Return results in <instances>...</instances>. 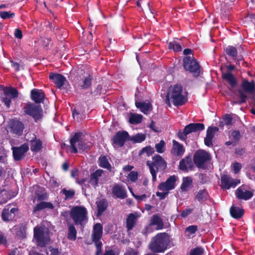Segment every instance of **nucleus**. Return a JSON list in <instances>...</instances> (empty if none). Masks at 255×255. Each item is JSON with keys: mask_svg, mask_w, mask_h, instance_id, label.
Segmentation results:
<instances>
[{"mask_svg": "<svg viewBox=\"0 0 255 255\" xmlns=\"http://www.w3.org/2000/svg\"><path fill=\"white\" fill-rule=\"evenodd\" d=\"M136 107L145 115L148 114L152 110L151 104L149 102H135Z\"/></svg>", "mask_w": 255, "mask_h": 255, "instance_id": "26", "label": "nucleus"}, {"mask_svg": "<svg viewBox=\"0 0 255 255\" xmlns=\"http://www.w3.org/2000/svg\"><path fill=\"white\" fill-rule=\"evenodd\" d=\"M77 237V231L73 224H70L68 226L67 238L71 241H75Z\"/></svg>", "mask_w": 255, "mask_h": 255, "instance_id": "35", "label": "nucleus"}, {"mask_svg": "<svg viewBox=\"0 0 255 255\" xmlns=\"http://www.w3.org/2000/svg\"><path fill=\"white\" fill-rule=\"evenodd\" d=\"M172 142L171 153L175 156H182L185 151L183 146L175 140H173Z\"/></svg>", "mask_w": 255, "mask_h": 255, "instance_id": "22", "label": "nucleus"}, {"mask_svg": "<svg viewBox=\"0 0 255 255\" xmlns=\"http://www.w3.org/2000/svg\"><path fill=\"white\" fill-rule=\"evenodd\" d=\"M81 136L82 133L77 132L71 138L70 143L72 152L76 153L78 150H86L91 146V143H84L81 139Z\"/></svg>", "mask_w": 255, "mask_h": 255, "instance_id": "7", "label": "nucleus"}, {"mask_svg": "<svg viewBox=\"0 0 255 255\" xmlns=\"http://www.w3.org/2000/svg\"><path fill=\"white\" fill-rule=\"evenodd\" d=\"M24 112L25 114L32 117L35 121L42 118V109L40 106L34 104H27L24 108Z\"/></svg>", "mask_w": 255, "mask_h": 255, "instance_id": "10", "label": "nucleus"}, {"mask_svg": "<svg viewBox=\"0 0 255 255\" xmlns=\"http://www.w3.org/2000/svg\"><path fill=\"white\" fill-rule=\"evenodd\" d=\"M17 212V209L15 208H12L9 210L8 206H6L2 212V219L4 221H8L12 220L15 214Z\"/></svg>", "mask_w": 255, "mask_h": 255, "instance_id": "18", "label": "nucleus"}, {"mask_svg": "<svg viewBox=\"0 0 255 255\" xmlns=\"http://www.w3.org/2000/svg\"><path fill=\"white\" fill-rule=\"evenodd\" d=\"M223 78L230 85L231 88L233 89L237 85V80L233 74L230 72L223 74Z\"/></svg>", "mask_w": 255, "mask_h": 255, "instance_id": "31", "label": "nucleus"}, {"mask_svg": "<svg viewBox=\"0 0 255 255\" xmlns=\"http://www.w3.org/2000/svg\"><path fill=\"white\" fill-rule=\"evenodd\" d=\"M244 210L242 208L232 206L230 208V214L232 217L235 219L240 218L244 215Z\"/></svg>", "mask_w": 255, "mask_h": 255, "instance_id": "33", "label": "nucleus"}, {"mask_svg": "<svg viewBox=\"0 0 255 255\" xmlns=\"http://www.w3.org/2000/svg\"><path fill=\"white\" fill-rule=\"evenodd\" d=\"M128 137L127 131H119L113 138V144L115 146L122 147Z\"/></svg>", "mask_w": 255, "mask_h": 255, "instance_id": "13", "label": "nucleus"}, {"mask_svg": "<svg viewBox=\"0 0 255 255\" xmlns=\"http://www.w3.org/2000/svg\"><path fill=\"white\" fill-rule=\"evenodd\" d=\"M150 226H155L157 230H161L163 228V222L161 218L158 215H154L150 220Z\"/></svg>", "mask_w": 255, "mask_h": 255, "instance_id": "24", "label": "nucleus"}, {"mask_svg": "<svg viewBox=\"0 0 255 255\" xmlns=\"http://www.w3.org/2000/svg\"><path fill=\"white\" fill-rule=\"evenodd\" d=\"M242 87L245 92L250 94L254 93L255 90V85L253 81L250 82L244 80L242 83Z\"/></svg>", "mask_w": 255, "mask_h": 255, "instance_id": "30", "label": "nucleus"}, {"mask_svg": "<svg viewBox=\"0 0 255 255\" xmlns=\"http://www.w3.org/2000/svg\"><path fill=\"white\" fill-rule=\"evenodd\" d=\"M235 194L239 199L248 200L253 196V192L251 189L247 185H242L236 190Z\"/></svg>", "mask_w": 255, "mask_h": 255, "instance_id": "12", "label": "nucleus"}, {"mask_svg": "<svg viewBox=\"0 0 255 255\" xmlns=\"http://www.w3.org/2000/svg\"><path fill=\"white\" fill-rule=\"evenodd\" d=\"M44 94L41 90L33 89L31 92V97L32 100L35 103H40L42 102L44 98Z\"/></svg>", "mask_w": 255, "mask_h": 255, "instance_id": "23", "label": "nucleus"}, {"mask_svg": "<svg viewBox=\"0 0 255 255\" xmlns=\"http://www.w3.org/2000/svg\"><path fill=\"white\" fill-rule=\"evenodd\" d=\"M14 13L10 12V11H1L0 12V16L3 19L10 18L14 17Z\"/></svg>", "mask_w": 255, "mask_h": 255, "instance_id": "49", "label": "nucleus"}, {"mask_svg": "<svg viewBox=\"0 0 255 255\" xmlns=\"http://www.w3.org/2000/svg\"><path fill=\"white\" fill-rule=\"evenodd\" d=\"M219 128L217 127H209L207 129L206 136L213 138L215 133L217 132Z\"/></svg>", "mask_w": 255, "mask_h": 255, "instance_id": "48", "label": "nucleus"}, {"mask_svg": "<svg viewBox=\"0 0 255 255\" xmlns=\"http://www.w3.org/2000/svg\"><path fill=\"white\" fill-rule=\"evenodd\" d=\"M178 179V177L174 175L170 176L165 182L160 183L158 186V189L161 192H157L156 196L161 200L165 198L169 193V191L175 188L176 182Z\"/></svg>", "mask_w": 255, "mask_h": 255, "instance_id": "4", "label": "nucleus"}, {"mask_svg": "<svg viewBox=\"0 0 255 255\" xmlns=\"http://www.w3.org/2000/svg\"><path fill=\"white\" fill-rule=\"evenodd\" d=\"M92 77L90 75L85 76L82 81L79 83L80 86L83 89H87L91 85Z\"/></svg>", "mask_w": 255, "mask_h": 255, "instance_id": "37", "label": "nucleus"}, {"mask_svg": "<svg viewBox=\"0 0 255 255\" xmlns=\"http://www.w3.org/2000/svg\"><path fill=\"white\" fill-rule=\"evenodd\" d=\"M49 78L59 89L61 88L67 82L66 79L59 74L50 73Z\"/></svg>", "mask_w": 255, "mask_h": 255, "instance_id": "17", "label": "nucleus"}, {"mask_svg": "<svg viewBox=\"0 0 255 255\" xmlns=\"http://www.w3.org/2000/svg\"><path fill=\"white\" fill-rule=\"evenodd\" d=\"M204 250L201 248H196L193 250L190 255H203Z\"/></svg>", "mask_w": 255, "mask_h": 255, "instance_id": "52", "label": "nucleus"}, {"mask_svg": "<svg viewBox=\"0 0 255 255\" xmlns=\"http://www.w3.org/2000/svg\"><path fill=\"white\" fill-rule=\"evenodd\" d=\"M209 195L206 190H200L195 193V201L202 203L208 199Z\"/></svg>", "mask_w": 255, "mask_h": 255, "instance_id": "29", "label": "nucleus"}, {"mask_svg": "<svg viewBox=\"0 0 255 255\" xmlns=\"http://www.w3.org/2000/svg\"><path fill=\"white\" fill-rule=\"evenodd\" d=\"M192 211V209L188 208L186 209L185 210H183L181 213V216L182 217H186L188 215H189L191 213Z\"/></svg>", "mask_w": 255, "mask_h": 255, "instance_id": "62", "label": "nucleus"}, {"mask_svg": "<svg viewBox=\"0 0 255 255\" xmlns=\"http://www.w3.org/2000/svg\"><path fill=\"white\" fill-rule=\"evenodd\" d=\"M99 165L101 167L110 169L111 166L109 162V159L107 157L105 156H100L99 159Z\"/></svg>", "mask_w": 255, "mask_h": 255, "instance_id": "39", "label": "nucleus"}, {"mask_svg": "<svg viewBox=\"0 0 255 255\" xmlns=\"http://www.w3.org/2000/svg\"><path fill=\"white\" fill-rule=\"evenodd\" d=\"M133 168V166L129 165L125 166L123 168V173L126 176L128 173L132 171L131 170Z\"/></svg>", "mask_w": 255, "mask_h": 255, "instance_id": "54", "label": "nucleus"}, {"mask_svg": "<svg viewBox=\"0 0 255 255\" xmlns=\"http://www.w3.org/2000/svg\"><path fill=\"white\" fill-rule=\"evenodd\" d=\"M192 179L190 177H185L182 179V183L180 186V189L182 191L186 192L191 188L192 184Z\"/></svg>", "mask_w": 255, "mask_h": 255, "instance_id": "32", "label": "nucleus"}, {"mask_svg": "<svg viewBox=\"0 0 255 255\" xmlns=\"http://www.w3.org/2000/svg\"><path fill=\"white\" fill-rule=\"evenodd\" d=\"M204 129V125L201 123L190 124L184 128V131L187 135L192 132H196L199 130H202Z\"/></svg>", "mask_w": 255, "mask_h": 255, "instance_id": "20", "label": "nucleus"}, {"mask_svg": "<svg viewBox=\"0 0 255 255\" xmlns=\"http://www.w3.org/2000/svg\"><path fill=\"white\" fill-rule=\"evenodd\" d=\"M221 187L225 190H229L231 188H235L241 183L240 180L233 179L229 175L224 174L221 177Z\"/></svg>", "mask_w": 255, "mask_h": 255, "instance_id": "11", "label": "nucleus"}, {"mask_svg": "<svg viewBox=\"0 0 255 255\" xmlns=\"http://www.w3.org/2000/svg\"><path fill=\"white\" fill-rule=\"evenodd\" d=\"M4 94L7 96H10L14 98L18 96V91L14 88H9L4 91Z\"/></svg>", "mask_w": 255, "mask_h": 255, "instance_id": "42", "label": "nucleus"}, {"mask_svg": "<svg viewBox=\"0 0 255 255\" xmlns=\"http://www.w3.org/2000/svg\"><path fill=\"white\" fill-rule=\"evenodd\" d=\"M152 159L153 161L151 163L149 164L148 161L147 164L150 169L152 181L155 182L156 180V173L164 170L166 167V163L161 156L158 155L153 157Z\"/></svg>", "mask_w": 255, "mask_h": 255, "instance_id": "5", "label": "nucleus"}, {"mask_svg": "<svg viewBox=\"0 0 255 255\" xmlns=\"http://www.w3.org/2000/svg\"><path fill=\"white\" fill-rule=\"evenodd\" d=\"M226 52L227 54L232 57H235L237 54V50L236 48L232 46H229L226 48Z\"/></svg>", "mask_w": 255, "mask_h": 255, "instance_id": "44", "label": "nucleus"}, {"mask_svg": "<svg viewBox=\"0 0 255 255\" xmlns=\"http://www.w3.org/2000/svg\"><path fill=\"white\" fill-rule=\"evenodd\" d=\"M10 128L12 133L21 135L24 129V126L21 122L13 120L11 122Z\"/></svg>", "mask_w": 255, "mask_h": 255, "instance_id": "21", "label": "nucleus"}, {"mask_svg": "<svg viewBox=\"0 0 255 255\" xmlns=\"http://www.w3.org/2000/svg\"><path fill=\"white\" fill-rule=\"evenodd\" d=\"M103 173V171L101 169L97 170L91 175L90 183L95 186L98 185L99 178Z\"/></svg>", "mask_w": 255, "mask_h": 255, "instance_id": "34", "label": "nucleus"}, {"mask_svg": "<svg viewBox=\"0 0 255 255\" xmlns=\"http://www.w3.org/2000/svg\"><path fill=\"white\" fill-rule=\"evenodd\" d=\"M168 46L169 49H173L175 52H179L182 50L181 45L175 40L170 42Z\"/></svg>", "mask_w": 255, "mask_h": 255, "instance_id": "41", "label": "nucleus"}, {"mask_svg": "<svg viewBox=\"0 0 255 255\" xmlns=\"http://www.w3.org/2000/svg\"><path fill=\"white\" fill-rule=\"evenodd\" d=\"M28 148V146L26 144H23L19 147H12L13 156L14 159L15 160H20L23 157Z\"/></svg>", "mask_w": 255, "mask_h": 255, "instance_id": "16", "label": "nucleus"}, {"mask_svg": "<svg viewBox=\"0 0 255 255\" xmlns=\"http://www.w3.org/2000/svg\"><path fill=\"white\" fill-rule=\"evenodd\" d=\"M53 205L51 202L42 201L38 203L33 209V213L36 214L39 211L45 209H53L54 208Z\"/></svg>", "mask_w": 255, "mask_h": 255, "instance_id": "25", "label": "nucleus"}, {"mask_svg": "<svg viewBox=\"0 0 255 255\" xmlns=\"http://www.w3.org/2000/svg\"><path fill=\"white\" fill-rule=\"evenodd\" d=\"M103 235V226L100 223H97L93 226L91 238L94 243L101 242Z\"/></svg>", "mask_w": 255, "mask_h": 255, "instance_id": "15", "label": "nucleus"}, {"mask_svg": "<svg viewBox=\"0 0 255 255\" xmlns=\"http://www.w3.org/2000/svg\"><path fill=\"white\" fill-rule=\"evenodd\" d=\"M70 216L75 224L80 225L81 228H84L88 221V211L83 206L73 207L70 211Z\"/></svg>", "mask_w": 255, "mask_h": 255, "instance_id": "3", "label": "nucleus"}, {"mask_svg": "<svg viewBox=\"0 0 255 255\" xmlns=\"http://www.w3.org/2000/svg\"><path fill=\"white\" fill-rule=\"evenodd\" d=\"M128 181L131 182H134L137 179L138 173L136 171H131L126 175Z\"/></svg>", "mask_w": 255, "mask_h": 255, "instance_id": "45", "label": "nucleus"}, {"mask_svg": "<svg viewBox=\"0 0 255 255\" xmlns=\"http://www.w3.org/2000/svg\"><path fill=\"white\" fill-rule=\"evenodd\" d=\"M119 253L118 251L112 249H108L105 251L103 255H119Z\"/></svg>", "mask_w": 255, "mask_h": 255, "instance_id": "56", "label": "nucleus"}, {"mask_svg": "<svg viewBox=\"0 0 255 255\" xmlns=\"http://www.w3.org/2000/svg\"><path fill=\"white\" fill-rule=\"evenodd\" d=\"M34 238L38 246H45L50 241L48 229L43 227H35L34 228Z\"/></svg>", "mask_w": 255, "mask_h": 255, "instance_id": "6", "label": "nucleus"}, {"mask_svg": "<svg viewBox=\"0 0 255 255\" xmlns=\"http://www.w3.org/2000/svg\"><path fill=\"white\" fill-rule=\"evenodd\" d=\"M232 118L230 115H226L223 118V121L221 123L223 125H231L232 122Z\"/></svg>", "mask_w": 255, "mask_h": 255, "instance_id": "51", "label": "nucleus"}, {"mask_svg": "<svg viewBox=\"0 0 255 255\" xmlns=\"http://www.w3.org/2000/svg\"><path fill=\"white\" fill-rule=\"evenodd\" d=\"M193 164L190 157H186L180 161L179 168L183 171H187L192 168Z\"/></svg>", "mask_w": 255, "mask_h": 255, "instance_id": "27", "label": "nucleus"}, {"mask_svg": "<svg viewBox=\"0 0 255 255\" xmlns=\"http://www.w3.org/2000/svg\"><path fill=\"white\" fill-rule=\"evenodd\" d=\"M96 203L98 207V215L100 216L106 209L107 203L104 199L97 201Z\"/></svg>", "mask_w": 255, "mask_h": 255, "instance_id": "38", "label": "nucleus"}, {"mask_svg": "<svg viewBox=\"0 0 255 255\" xmlns=\"http://www.w3.org/2000/svg\"><path fill=\"white\" fill-rule=\"evenodd\" d=\"M170 243V237L166 233L157 234L152 238L149 245V249L154 253L164 252Z\"/></svg>", "mask_w": 255, "mask_h": 255, "instance_id": "2", "label": "nucleus"}, {"mask_svg": "<svg viewBox=\"0 0 255 255\" xmlns=\"http://www.w3.org/2000/svg\"><path fill=\"white\" fill-rule=\"evenodd\" d=\"M154 151V148L150 146H147L142 149L140 154H146L147 156L151 155Z\"/></svg>", "mask_w": 255, "mask_h": 255, "instance_id": "47", "label": "nucleus"}, {"mask_svg": "<svg viewBox=\"0 0 255 255\" xmlns=\"http://www.w3.org/2000/svg\"><path fill=\"white\" fill-rule=\"evenodd\" d=\"M97 248L96 255H100L102 253V242L94 243Z\"/></svg>", "mask_w": 255, "mask_h": 255, "instance_id": "59", "label": "nucleus"}, {"mask_svg": "<svg viewBox=\"0 0 255 255\" xmlns=\"http://www.w3.org/2000/svg\"><path fill=\"white\" fill-rule=\"evenodd\" d=\"M186 231L192 234H194L197 230V226L195 225H191L188 227L186 229Z\"/></svg>", "mask_w": 255, "mask_h": 255, "instance_id": "58", "label": "nucleus"}, {"mask_svg": "<svg viewBox=\"0 0 255 255\" xmlns=\"http://www.w3.org/2000/svg\"><path fill=\"white\" fill-rule=\"evenodd\" d=\"M113 197L123 199L127 197V192L125 187L121 184H115L112 189Z\"/></svg>", "mask_w": 255, "mask_h": 255, "instance_id": "14", "label": "nucleus"}, {"mask_svg": "<svg viewBox=\"0 0 255 255\" xmlns=\"http://www.w3.org/2000/svg\"><path fill=\"white\" fill-rule=\"evenodd\" d=\"M239 93L240 95V101L238 102V103L241 104L245 103L246 101L247 96L241 90H239Z\"/></svg>", "mask_w": 255, "mask_h": 255, "instance_id": "53", "label": "nucleus"}, {"mask_svg": "<svg viewBox=\"0 0 255 255\" xmlns=\"http://www.w3.org/2000/svg\"><path fill=\"white\" fill-rule=\"evenodd\" d=\"M32 139L30 140V149L32 151L37 152L40 150L42 148V141L39 139H37L33 134Z\"/></svg>", "mask_w": 255, "mask_h": 255, "instance_id": "28", "label": "nucleus"}, {"mask_svg": "<svg viewBox=\"0 0 255 255\" xmlns=\"http://www.w3.org/2000/svg\"><path fill=\"white\" fill-rule=\"evenodd\" d=\"M3 195H5V196H6L7 198H6V199L4 200L3 201L1 202L0 203V204L6 203L8 200L13 198L16 195V194H12V195H11L10 194L9 192H5L4 193L2 194V196H3Z\"/></svg>", "mask_w": 255, "mask_h": 255, "instance_id": "55", "label": "nucleus"}, {"mask_svg": "<svg viewBox=\"0 0 255 255\" xmlns=\"http://www.w3.org/2000/svg\"><path fill=\"white\" fill-rule=\"evenodd\" d=\"M242 168V165L238 162H235L233 164V169L235 173H238L241 169Z\"/></svg>", "mask_w": 255, "mask_h": 255, "instance_id": "60", "label": "nucleus"}, {"mask_svg": "<svg viewBox=\"0 0 255 255\" xmlns=\"http://www.w3.org/2000/svg\"><path fill=\"white\" fill-rule=\"evenodd\" d=\"M128 189L129 190H130V191L132 193V195H133V196L134 197V198L138 201H141L142 200H144L146 197V195L145 194H143V195H134L133 194V193H132V190L131 189V188H130L129 187H128Z\"/></svg>", "mask_w": 255, "mask_h": 255, "instance_id": "57", "label": "nucleus"}, {"mask_svg": "<svg viewBox=\"0 0 255 255\" xmlns=\"http://www.w3.org/2000/svg\"><path fill=\"white\" fill-rule=\"evenodd\" d=\"M210 159V154L203 150H198L194 156V163L199 168H205L206 164Z\"/></svg>", "mask_w": 255, "mask_h": 255, "instance_id": "9", "label": "nucleus"}, {"mask_svg": "<svg viewBox=\"0 0 255 255\" xmlns=\"http://www.w3.org/2000/svg\"><path fill=\"white\" fill-rule=\"evenodd\" d=\"M61 192L65 196V199H72L75 195V192L73 189L67 190L66 189H63Z\"/></svg>", "mask_w": 255, "mask_h": 255, "instance_id": "43", "label": "nucleus"}, {"mask_svg": "<svg viewBox=\"0 0 255 255\" xmlns=\"http://www.w3.org/2000/svg\"><path fill=\"white\" fill-rule=\"evenodd\" d=\"M165 142L163 140H160L159 143L155 144V147L156 151L160 153L164 152L165 151Z\"/></svg>", "mask_w": 255, "mask_h": 255, "instance_id": "46", "label": "nucleus"}, {"mask_svg": "<svg viewBox=\"0 0 255 255\" xmlns=\"http://www.w3.org/2000/svg\"><path fill=\"white\" fill-rule=\"evenodd\" d=\"M140 214L137 212L129 214L127 218L126 227L128 231H131L134 226Z\"/></svg>", "mask_w": 255, "mask_h": 255, "instance_id": "19", "label": "nucleus"}, {"mask_svg": "<svg viewBox=\"0 0 255 255\" xmlns=\"http://www.w3.org/2000/svg\"><path fill=\"white\" fill-rule=\"evenodd\" d=\"M47 255H59V252L58 249L50 247L46 250Z\"/></svg>", "mask_w": 255, "mask_h": 255, "instance_id": "50", "label": "nucleus"}, {"mask_svg": "<svg viewBox=\"0 0 255 255\" xmlns=\"http://www.w3.org/2000/svg\"><path fill=\"white\" fill-rule=\"evenodd\" d=\"M182 87L179 84L170 86L167 93L166 103L171 106L170 102L175 106L183 105L186 101L185 96L182 94Z\"/></svg>", "mask_w": 255, "mask_h": 255, "instance_id": "1", "label": "nucleus"}, {"mask_svg": "<svg viewBox=\"0 0 255 255\" xmlns=\"http://www.w3.org/2000/svg\"><path fill=\"white\" fill-rule=\"evenodd\" d=\"M212 139L213 138L210 137L206 136L204 139L205 144L208 146H211L212 145Z\"/></svg>", "mask_w": 255, "mask_h": 255, "instance_id": "64", "label": "nucleus"}, {"mask_svg": "<svg viewBox=\"0 0 255 255\" xmlns=\"http://www.w3.org/2000/svg\"><path fill=\"white\" fill-rule=\"evenodd\" d=\"M240 136V132L238 131H234L231 134V136L233 137L234 141H237L239 139Z\"/></svg>", "mask_w": 255, "mask_h": 255, "instance_id": "61", "label": "nucleus"}, {"mask_svg": "<svg viewBox=\"0 0 255 255\" xmlns=\"http://www.w3.org/2000/svg\"><path fill=\"white\" fill-rule=\"evenodd\" d=\"M145 139V135L143 133H137L128 138V140L133 141L134 143H140L144 141Z\"/></svg>", "mask_w": 255, "mask_h": 255, "instance_id": "40", "label": "nucleus"}, {"mask_svg": "<svg viewBox=\"0 0 255 255\" xmlns=\"http://www.w3.org/2000/svg\"><path fill=\"white\" fill-rule=\"evenodd\" d=\"M142 116L137 114H131L129 118V122L131 124H138L141 122Z\"/></svg>", "mask_w": 255, "mask_h": 255, "instance_id": "36", "label": "nucleus"}, {"mask_svg": "<svg viewBox=\"0 0 255 255\" xmlns=\"http://www.w3.org/2000/svg\"><path fill=\"white\" fill-rule=\"evenodd\" d=\"M184 69L191 73L194 76H198L200 73V67L193 56H187L183 59Z\"/></svg>", "mask_w": 255, "mask_h": 255, "instance_id": "8", "label": "nucleus"}, {"mask_svg": "<svg viewBox=\"0 0 255 255\" xmlns=\"http://www.w3.org/2000/svg\"><path fill=\"white\" fill-rule=\"evenodd\" d=\"M124 255H138V253L136 251L130 249L127 251Z\"/></svg>", "mask_w": 255, "mask_h": 255, "instance_id": "63", "label": "nucleus"}]
</instances>
